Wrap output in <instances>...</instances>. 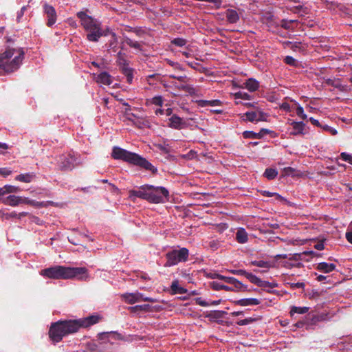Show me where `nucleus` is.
<instances>
[{"mask_svg": "<svg viewBox=\"0 0 352 352\" xmlns=\"http://www.w3.org/2000/svg\"><path fill=\"white\" fill-rule=\"evenodd\" d=\"M243 85L244 87L251 92L256 91L259 87V82L252 78L248 79Z\"/></svg>", "mask_w": 352, "mask_h": 352, "instance_id": "nucleus-24", "label": "nucleus"}, {"mask_svg": "<svg viewBox=\"0 0 352 352\" xmlns=\"http://www.w3.org/2000/svg\"><path fill=\"white\" fill-rule=\"evenodd\" d=\"M238 304L241 306L258 305L260 304V300L254 298H243L238 301Z\"/></svg>", "mask_w": 352, "mask_h": 352, "instance_id": "nucleus-30", "label": "nucleus"}, {"mask_svg": "<svg viewBox=\"0 0 352 352\" xmlns=\"http://www.w3.org/2000/svg\"><path fill=\"white\" fill-rule=\"evenodd\" d=\"M24 58L21 48H8L0 54V75L17 70Z\"/></svg>", "mask_w": 352, "mask_h": 352, "instance_id": "nucleus-1", "label": "nucleus"}, {"mask_svg": "<svg viewBox=\"0 0 352 352\" xmlns=\"http://www.w3.org/2000/svg\"><path fill=\"white\" fill-rule=\"evenodd\" d=\"M76 278L79 280L87 281L89 279L88 270L86 267H73L66 266V279Z\"/></svg>", "mask_w": 352, "mask_h": 352, "instance_id": "nucleus-9", "label": "nucleus"}, {"mask_svg": "<svg viewBox=\"0 0 352 352\" xmlns=\"http://www.w3.org/2000/svg\"><path fill=\"white\" fill-rule=\"evenodd\" d=\"M346 240L352 244V232H346Z\"/></svg>", "mask_w": 352, "mask_h": 352, "instance_id": "nucleus-64", "label": "nucleus"}, {"mask_svg": "<svg viewBox=\"0 0 352 352\" xmlns=\"http://www.w3.org/2000/svg\"><path fill=\"white\" fill-rule=\"evenodd\" d=\"M280 109L284 110V111H287V112H289L291 111L290 105L287 102H283L280 105Z\"/></svg>", "mask_w": 352, "mask_h": 352, "instance_id": "nucleus-61", "label": "nucleus"}, {"mask_svg": "<svg viewBox=\"0 0 352 352\" xmlns=\"http://www.w3.org/2000/svg\"><path fill=\"white\" fill-rule=\"evenodd\" d=\"M34 177V175L32 173H25L17 175L15 179L21 182L30 183L32 181Z\"/></svg>", "mask_w": 352, "mask_h": 352, "instance_id": "nucleus-35", "label": "nucleus"}, {"mask_svg": "<svg viewBox=\"0 0 352 352\" xmlns=\"http://www.w3.org/2000/svg\"><path fill=\"white\" fill-rule=\"evenodd\" d=\"M198 106L201 107H205L207 106L211 107H217L220 106L221 104V102L219 100H199L197 101Z\"/></svg>", "mask_w": 352, "mask_h": 352, "instance_id": "nucleus-29", "label": "nucleus"}, {"mask_svg": "<svg viewBox=\"0 0 352 352\" xmlns=\"http://www.w3.org/2000/svg\"><path fill=\"white\" fill-rule=\"evenodd\" d=\"M322 128L324 131H328L333 135H336L338 133L337 130L330 126L324 125L322 126Z\"/></svg>", "mask_w": 352, "mask_h": 352, "instance_id": "nucleus-54", "label": "nucleus"}, {"mask_svg": "<svg viewBox=\"0 0 352 352\" xmlns=\"http://www.w3.org/2000/svg\"><path fill=\"white\" fill-rule=\"evenodd\" d=\"M236 240L238 243L243 244L248 240V235L245 230L243 228H239L236 232Z\"/></svg>", "mask_w": 352, "mask_h": 352, "instance_id": "nucleus-23", "label": "nucleus"}, {"mask_svg": "<svg viewBox=\"0 0 352 352\" xmlns=\"http://www.w3.org/2000/svg\"><path fill=\"white\" fill-rule=\"evenodd\" d=\"M111 156L115 160H122L129 164L140 166L145 170L155 174L157 172L156 167L152 165L148 160L140 155L128 151L118 146H114L112 150Z\"/></svg>", "mask_w": 352, "mask_h": 352, "instance_id": "nucleus-2", "label": "nucleus"}, {"mask_svg": "<svg viewBox=\"0 0 352 352\" xmlns=\"http://www.w3.org/2000/svg\"><path fill=\"white\" fill-rule=\"evenodd\" d=\"M308 307H296L292 306L290 309V315L293 317L295 314H305L309 311Z\"/></svg>", "mask_w": 352, "mask_h": 352, "instance_id": "nucleus-31", "label": "nucleus"}, {"mask_svg": "<svg viewBox=\"0 0 352 352\" xmlns=\"http://www.w3.org/2000/svg\"><path fill=\"white\" fill-rule=\"evenodd\" d=\"M122 299L128 304H135L142 301L155 302L157 300L150 297H146L140 292L125 293L122 295Z\"/></svg>", "mask_w": 352, "mask_h": 352, "instance_id": "nucleus-10", "label": "nucleus"}, {"mask_svg": "<svg viewBox=\"0 0 352 352\" xmlns=\"http://www.w3.org/2000/svg\"><path fill=\"white\" fill-rule=\"evenodd\" d=\"M225 290V291H228V292H230V291H237L234 287L233 285H231V286H228V285H222V289L221 290Z\"/></svg>", "mask_w": 352, "mask_h": 352, "instance_id": "nucleus-63", "label": "nucleus"}, {"mask_svg": "<svg viewBox=\"0 0 352 352\" xmlns=\"http://www.w3.org/2000/svg\"><path fill=\"white\" fill-rule=\"evenodd\" d=\"M17 217L16 212H12L10 213L5 212L3 210H0V218L3 219H9L10 218H15Z\"/></svg>", "mask_w": 352, "mask_h": 352, "instance_id": "nucleus-42", "label": "nucleus"}, {"mask_svg": "<svg viewBox=\"0 0 352 352\" xmlns=\"http://www.w3.org/2000/svg\"><path fill=\"white\" fill-rule=\"evenodd\" d=\"M252 283H254L258 286V284L261 282V278L257 277L256 275L249 273L246 272V274L244 275Z\"/></svg>", "mask_w": 352, "mask_h": 352, "instance_id": "nucleus-38", "label": "nucleus"}, {"mask_svg": "<svg viewBox=\"0 0 352 352\" xmlns=\"http://www.w3.org/2000/svg\"><path fill=\"white\" fill-rule=\"evenodd\" d=\"M316 269L323 273H329L336 269V265L333 263H328L321 262L317 265Z\"/></svg>", "mask_w": 352, "mask_h": 352, "instance_id": "nucleus-22", "label": "nucleus"}, {"mask_svg": "<svg viewBox=\"0 0 352 352\" xmlns=\"http://www.w3.org/2000/svg\"><path fill=\"white\" fill-rule=\"evenodd\" d=\"M117 63L120 66V69L129 65V63L125 58V53H123L121 51L117 53Z\"/></svg>", "mask_w": 352, "mask_h": 352, "instance_id": "nucleus-34", "label": "nucleus"}, {"mask_svg": "<svg viewBox=\"0 0 352 352\" xmlns=\"http://www.w3.org/2000/svg\"><path fill=\"white\" fill-rule=\"evenodd\" d=\"M135 308L138 309L140 312V311L147 312L149 311L150 305L148 304H144V305H135Z\"/></svg>", "mask_w": 352, "mask_h": 352, "instance_id": "nucleus-53", "label": "nucleus"}, {"mask_svg": "<svg viewBox=\"0 0 352 352\" xmlns=\"http://www.w3.org/2000/svg\"><path fill=\"white\" fill-rule=\"evenodd\" d=\"M245 116H246V120L252 122L265 121L267 118V113L258 109H256L255 111H248L245 113Z\"/></svg>", "mask_w": 352, "mask_h": 352, "instance_id": "nucleus-16", "label": "nucleus"}, {"mask_svg": "<svg viewBox=\"0 0 352 352\" xmlns=\"http://www.w3.org/2000/svg\"><path fill=\"white\" fill-rule=\"evenodd\" d=\"M87 39L91 42H98L100 37L107 36V33L101 28V23L87 31Z\"/></svg>", "mask_w": 352, "mask_h": 352, "instance_id": "nucleus-12", "label": "nucleus"}, {"mask_svg": "<svg viewBox=\"0 0 352 352\" xmlns=\"http://www.w3.org/2000/svg\"><path fill=\"white\" fill-rule=\"evenodd\" d=\"M278 175V172L274 168H267L265 170L264 176L267 178L268 179H274Z\"/></svg>", "mask_w": 352, "mask_h": 352, "instance_id": "nucleus-37", "label": "nucleus"}, {"mask_svg": "<svg viewBox=\"0 0 352 352\" xmlns=\"http://www.w3.org/2000/svg\"><path fill=\"white\" fill-rule=\"evenodd\" d=\"M224 15L228 23H236L240 19L239 14L234 9H227L224 12Z\"/></svg>", "mask_w": 352, "mask_h": 352, "instance_id": "nucleus-20", "label": "nucleus"}, {"mask_svg": "<svg viewBox=\"0 0 352 352\" xmlns=\"http://www.w3.org/2000/svg\"><path fill=\"white\" fill-rule=\"evenodd\" d=\"M1 202L5 205H8L12 207L17 206L20 204H28L33 206H42L41 203H39L34 200L30 199L27 197L16 195H9L6 197L2 198Z\"/></svg>", "mask_w": 352, "mask_h": 352, "instance_id": "nucleus-7", "label": "nucleus"}, {"mask_svg": "<svg viewBox=\"0 0 352 352\" xmlns=\"http://www.w3.org/2000/svg\"><path fill=\"white\" fill-rule=\"evenodd\" d=\"M150 185L142 186L138 190H129V198L134 199L136 197L141 198L142 199L148 201Z\"/></svg>", "mask_w": 352, "mask_h": 352, "instance_id": "nucleus-13", "label": "nucleus"}, {"mask_svg": "<svg viewBox=\"0 0 352 352\" xmlns=\"http://www.w3.org/2000/svg\"><path fill=\"white\" fill-rule=\"evenodd\" d=\"M121 71L126 76L127 82L129 84L132 83L133 79V69L128 65L121 69Z\"/></svg>", "mask_w": 352, "mask_h": 352, "instance_id": "nucleus-32", "label": "nucleus"}, {"mask_svg": "<svg viewBox=\"0 0 352 352\" xmlns=\"http://www.w3.org/2000/svg\"><path fill=\"white\" fill-rule=\"evenodd\" d=\"M28 6H23L21 10L17 13L16 20L17 21H20L21 19L24 14V12L27 10Z\"/></svg>", "mask_w": 352, "mask_h": 352, "instance_id": "nucleus-58", "label": "nucleus"}, {"mask_svg": "<svg viewBox=\"0 0 352 352\" xmlns=\"http://www.w3.org/2000/svg\"><path fill=\"white\" fill-rule=\"evenodd\" d=\"M128 119L133 122V125H135L139 128H142V127H143V126L145 125L144 121H140V120L135 121L131 117H129Z\"/></svg>", "mask_w": 352, "mask_h": 352, "instance_id": "nucleus-59", "label": "nucleus"}, {"mask_svg": "<svg viewBox=\"0 0 352 352\" xmlns=\"http://www.w3.org/2000/svg\"><path fill=\"white\" fill-rule=\"evenodd\" d=\"M186 43L187 41L183 38H175L171 41L172 44L178 47H183L186 44Z\"/></svg>", "mask_w": 352, "mask_h": 352, "instance_id": "nucleus-45", "label": "nucleus"}, {"mask_svg": "<svg viewBox=\"0 0 352 352\" xmlns=\"http://www.w3.org/2000/svg\"><path fill=\"white\" fill-rule=\"evenodd\" d=\"M288 284L290 285V287L293 289L296 288H304L305 285L302 282H298V283H288Z\"/></svg>", "mask_w": 352, "mask_h": 352, "instance_id": "nucleus-55", "label": "nucleus"}, {"mask_svg": "<svg viewBox=\"0 0 352 352\" xmlns=\"http://www.w3.org/2000/svg\"><path fill=\"white\" fill-rule=\"evenodd\" d=\"M251 265L254 266H256L258 267H261L265 270H268L271 267H274L273 263L268 261H263V260H255L251 261Z\"/></svg>", "mask_w": 352, "mask_h": 352, "instance_id": "nucleus-27", "label": "nucleus"}, {"mask_svg": "<svg viewBox=\"0 0 352 352\" xmlns=\"http://www.w3.org/2000/svg\"><path fill=\"white\" fill-rule=\"evenodd\" d=\"M170 289L174 294H185L188 292L186 289L179 286V281L177 280L172 282Z\"/></svg>", "mask_w": 352, "mask_h": 352, "instance_id": "nucleus-25", "label": "nucleus"}, {"mask_svg": "<svg viewBox=\"0 0 352 352\" xmlns=\"http://www.w3.org/2000/svg\"><path fill=\"white\" fill-rule=\"evenodd\" d=\"M219 280H223L226 283L233 285L236 290H246L247 287L234 277L225 276L220 274Z\"/></svg>", "mask_w": 352, "mask_h": 352, "instance_id": "nucleus-17", "label": "nucleus"}, {"mask_svg": "<svg viewBox=\"0 0 352 352\" xmlns=\"http://www.w3.org/2000/svg\"><path fill=\"white\" fill-rule=\"evenodd\" d=\"M263 195L267 197H272L273 196H276L278 197H280V196L276 192H271L270 191H266V190L263 191Z\"/></svg>", "mask_w": 352, "mask_h": 352, "instance_id": "nucleus-62", "label": "nucleus"}, {"mask_svg": "<svg viewBox=\"0 0 352 352\" xmlns=\"http://www.w3.org/2000/svg\"><path fill=\"white\" fill-rule=\"evenodd\" d=\"M284 62L291 66H296L298 65V61L291 56H285Z\"/></svg>", "mask_w": 352, "mask_h": 352, "instance_id": "nucleus-46", "label": "nucleus"}, {"mask_svg": "<svg viewBox=\"0 0 352 352\" xmlns=\"http://www.w3.org/2000/svg\"><path fill=\"white\" fill-rule=\"evenodd\" d=\"M12 173V170L8 168H0V175L7 177Z\"/></svg>", "mask_w": 352, "mask_h": 352, "instance_id": "nucleus-57", "label": "nucleus"}, {"mask_svg": "<svg viewBox=\"0 0 352 352\" xmlns=\"http://www.w3.org/2000/svg\"><path fill=\"white\" fill-rule=\"evenodd\" d=\"M169 192L162 186L150 185L148 202L153 204L165 203L168 201Z\"/></svg>", "mask_w": 352, "mask_h": 352, "instance_id": "nucleus-6", "label": "nucleus"}, {"mask_svg": "<svg viewBox=\"0 0 352 352\" xmlns=\"http://www.w3.org/2000/svg\"><path fill=\"white\" fill-rule=\"evenodd\" d=\"M76 331H78V324L74 320L58 321L52 324L49 336L53 342H58L65 336Z\"/></svg>", "mask_w": 352, "mask_h": 352, "instance_id": "nucleus-3", "label": "nucleus"}, {"mask_svg": "<svg viewBox=\"0 0 352 352\" xmlns=\"http://www.w3.org/2000/svg\"><path fill=\"white\" fill-rule=\"evenodd\" d=\"M124 42L131 47L134 48L138 51L140 52L142 50V44L137 41L132 40L130 38L126 36L124 38Z\"/></svg>", "mask_w": 352, "mask_h": 352, "instance_id": "nucleus-33", "label": "nucleus"}, {"mask_svg": "<svg viewBox=\"0 0 352 352\" xmlns=\"http://www.w3.org/2000/svg\"><path fill=\"white\" fill-rule=\"evenodd\" d=\"M43 12L47 17V25L48 27H52L55 24L57 19V14L55 8L47 3H45L43 5Z\"/></svg>", "mask_w": 352, "mask_h": 352, "instance_id": "nucleus-14", "label": "nucleus"}, {"mask_svg": "<svg viewBox=\"0 0 352 352\" xmlns=\"http://www.w3.org/2000/svg\"><path fill=\"white\" fill-rule=\"evenodd\" d=\"M254 320H255V319H254L252 318H245V319L240 320L237 321L236 324L239 326H244V325H248V324L252 323Z\"/></svg>", "mask_w": 352, "mask_h": 352, "instance_id": "nucleus-49", "label": "nucleus"}, {"mask_svg": "<svg viewBox=\"0 0 352 352\" xmlns=\"http://www.w3.org/2000/svg\"><path fill=\"white\" fill-rule=\"evenodd\" d=\"M117 36L115 33H111V40L109 42V50L112 52H116V45H117Z\"/></svg>", "mask_w": 352, "mask_h": 352, "instance_id": "nucleus-40", "label": "nucleus"}, {"mask_svg": "<svg viewBox=\"0 0 352 352\" xmlns=\"http://www.w3.org/2000/svg\"><path fill=\"white\" fill-rule=\"evenodd\" d=\"M100 320L99 315H92L86 318H80L79 320H74L78 324V330L80 327H88L91 325L98 323Z\"/></svg>", "mask_w": 352, "mask_h": 352, "instance_id": "nucleus-15", "label": "nucleus"}, {"mask_svg": "<svg viewBox=\"0 0 352 352\" xmlns=\"http://www.w3.org/2000/svg\"><path fill=\"white\" fill-rule=\"evenodd\" d=\"M168 126L175 129H182L186 126V122L177 115H173L168 119Z\"/></svg>", "mask_w": 352, "mask_h": 352, "instance_id": "nucleus-19", "label": "nucleus"}, {"mask_svg": "<svg viewBox=\"0 0 352 352\" xmlns=\"http://www.w3.org/2000/svg\"><path fill=\"white\" fill-rule=\"evenodd\" d=\"M178 89L188 93L190 96H195L198 92V89L190 84H182L178 86Z\"/></svg>", "mask_w": 352, "mask_h": 352, "instance_id": "nucleus-26", "label": "nucleus"}, {"mask_svg": "<svg viewBox=\"0 0 352 352\" xmlns=\"http://www.w3.org/2000/svg\"><path fill=\"white\" fill-rule=\"evenodd\" d=\"M20 191V188L15 186L5 185L3 187L0 188V196L6 194L15 193Z\"/></svg>", "mask_w": 352, "mask_h": 352, "instance_id": "nucleus-28", "label": "nucleus"}, {"mask_svg": "<svg viewBox=\"0 0 352 352\" xmlns=\"http://www.w3.org/2000/svg\"><path fill=\"white\" fill-rule=\"evenodd\" d=\"M289 124L292 127L290 134L298 135L306 133L305 124L303 122L291 121Z\"/></svg>", "mask_w": 352, "mask_h": 352, "instance_id": "nucleus-18", "label": "nucleus"}, {"mask_svg": "<svg viewBox=\"0 0 352 352\" xmlns=\"http://www.w3.org/2000/svg\"><path fill=\"white\" fill-rule=\"evenodd\" d=\"M243 136L245 138L256 139L260 138L261 137V135L260 133H256L252 131H245L243 133Z\"/></svg>", "mask_w": 352, "mask_h": 352, "instance_id": "nucleus-41", "label": "nucleus"}, {"mask_svg": "<svg viewBox=\"0 0 352 352\" xmlns=\"http://www.w3.org/2000/svg\"><path fill=\"white\" fill-rule=\"evenodd\" d=\"M40 274L51 279H66V266L54 265L42 270Z\"/></svg>", "mask_w": 352, "mask_h": 352, "instance_id": "nucleus-8", "label": "nucleus"}, {"mask_svg": "<svg viewBox=\"0 0 352 352\" xmlns=\"http://www.w3.org/2000/svg\"><path fill=\"white\" fill-rule=\"evenodd\" d=\"M296 22H297V21L294 20V19H292V20L282 19L280 21V25L286 30H289L293 28V24Z\"/></svg>", "mask_w": 352, "mask_h": 352, "instance_id": "nucleus-36", "label": "nucleus"}, {"mask_svg": "<svg viewBox=\"0 0 352 352\" xmlns=\"http://www.w3.org/2000/svg\"><path fill=\"white\" fill-rule=\"evenodd\" d=\"M82 160L77 155L74 153H64L57 159V164L60 169L64 170H71L76 166L82 163Z\"/></svg>", "mask_w": 352, "mask_h": 352, "instance_id": "nucleus-5", "label": "nucleus"}, {"mask_svg": "<svg viewBox=\"0 0 352 352\" xmlns=\"http://www.w3.org/2000/svg\"><path fill=\"white\" fill-rule=\"evenodd\" d=\"M169 77L171 78L177 79L180 82H184L185 78H186V76H175L173 74H170Z\"/></svg>", "mask_w": 352, "mask_h": 352, "instance_id": "nucleus-60", "label": "nucleus"}, {"mask_svg": "<svg viewBox=\"0 0 352 352\" xmlns=\"http://www.w3.org/2000/svg\"><path fill=\"white\" fill-rule=\"evenodd\" d=\"M167 63L170 65L171 67H173L176 70H181L182 71L183 70V68L181 66V65L177 63V62H173L170 60H167Z\"/></svg>", "mask_w": 352, "mask_h": 352, "instance_id": "nucleus-52", "label": "nucleus"}, {"mask_svg": "<svg viewBox=\"0 0 352 352\" xmlns=\"http://www.w3.org/2000/svg\"><path fill=\"white\" fill-rule=\"evenodd\" d=\"M252 283H254L258 286V284L261 282V278L257 277L256 275L249 273L246 272V274L244 275Z\"/></svg>", "mask_w": 352, "mask_h": 352, "instance_id": "nucleus-39", "label": "nucleus"}, {"mask_svg": "<svg viewBox=\"0 0 352 352\" xmlns=\"http://www.w3.org/2000/svg\"><path fill=\"white\" fill-rule=\"evenodd\" d=\"M77 16L80 21L81 25L86 31L100 23L97 19L87 15L85 12L82 11L77 13Z\"/></svg>", "mask_w": 352, "mask_h": 352, "instance_id": "nucleus-11", "label": "nucleus"}, {"mask_svg": "<svg viewBox=\"0 0 352 352\" xmlns=\"http://www.w3.org/2000/svg\"><path fill=\"white\" fill-rule=\"evenodd\" d=\"M196 303L200 306L203 307H208L210 306V304L208 301H206L203 300L201 298H197L196 299Z\"/></svg>", "mask_w": 352, "mask_h": 352, "instance_id": "nucleus-56", "label": "nucleus"}, {"mask_svg": "<svg viewBox=\"0 0 352 352\" xmlns=\"http://www.w3.org/2000/svg\"><path fill=\"white\" fill-rule=\"evenodd\" d=\"M340 157L342 160L352 164V154L343 152L340 154Z\"/></svg>", "mask_w": 352, "mask_h": 352, "instance_id": "nucleus-48", "label": "nucleus"}, {"mask_svg": "<svg viewBox=\"0 0 352 352\" xmlns=\"http://www.w3.org/2000/svg\"><path fill=\"white\" fill-rule=\"evenodd\" d=\"M163 102L164 100L161 96H155L151 99V103L159 107L163 105Z\"/></svg>", "mask_w": 352, "mask_h": 352, "instance_id": "nucleus-47", "label": "nucleus"}, {"mask_svg": "<svg viewBox=\"0 0 352 352\" xmlns=\"http://www.w3.org/2000/svg\"><path fill=\"white\" fill-rule=\"evenodd\" d=\"M223 284L218 281H212L210 283V287L215 291H219L222 289Z\"/></svg>", "mask_w": 352, "mask_h": 352, "instance_id": "nucleus-50", "label": "nucleus"}, {"mask_svg": "<svg viewBox=\"0 0 352 352\" xmlns=\"http://www.w3.org/2000/svg\"><path fill=\"white\" fill-rule=\"evenodd\" d=\"M96 80L98 83L104 85H110L113 82L111 76L106 72L98 74L96 78Z\"/></svg>", "mask_w": 352, "mask_h": 352, "instance_id": "nucleus-21", "label": "nucleus"}, {"mask_svg": "<svg viewBox=\"0 0 352 352\" xmlns=\"http://www.w3.org/2000/svg\"><path fill=\"white\" fill-rule=\"evenodd\" d=\"M276 285H277L276 283L263 280L261 279L260 283L258 284V287H262L265 289L274 288L276 287Z\"/></svg>", "mask_w": 352, "mask_h": 352, "instance_id": "nucleus-43", "label": "nucleus"}, {"mask_svg": "<svg viewBox=\"0 0 352 352\" xmlns=\"http://www.w3.org/2000/svg\"><path fill=\"white\" fill-rule=\"evenodd\" d=\"M234 98L236 99H243L248 100L252 99L251 96L249 94L244 91H239L235 93Z\"/></svg>", "mask_w": 352, "mask_h": 352, "instance_id": "nucleus-44", "label": "nucleus"}, {"mask_svg": "<svg viewBox=\"0 0 352 352\" xmlns=\"http://www.w3.org/2000/svg\"><path fill=\"white\" fill-rule=\"evenodd\" d=\"M189 256V251L186 248L175 249L166 254V262L165 267L177 265L179 263L186 262Z\"/></svg>", "mask_w": 352, "mask_h": 352, "instance_id": "nucleus-4", "label": "nucleus"}, {"mask_svg": "<svg viewBox=\"0 0 352 352\" xmlns=\"http://www.w3.org/2000/svg\"><path fill=\"white\" fill-rule=\"evenodd\" d=\"M296 114L302 120H305L307 118V115L304 113L303 108L300 105H298L296 109Z\"/></svg>", "mask_w": 352, "mask_h": 352, "instance_id": "nucleus-51", "label": "nucleus"}]
</instances>
